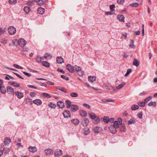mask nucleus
<instances>
[{"label": "nucleus", "instance_id": "57", "mask_svg": "<svg viewBox=\"0 0 157 157\" xmlns=\"http://www.w3.org/2000/svg\"><path fill=\"white\" fill-rule=\"evenodd\" d=\"M138 117L140 119L142 118L143 114L142 112H140L137 115Z\"/></svg>", "mask_w": 157, "mask_h": 157}, {"label": "nucleus", "instance_id": "50", "mask_svg": "<svg viewBox=\"0 0 157 157\" xmlns=\"http://www.w3.org/2000/svg\"><path fill=\"white\" fill-rule=\"evenodd\" d=\"M110 9L111 11L112 12L114 10L115 7V5L114 4H112L109 6Z\"/></svg>", "mask_w": 157, "mask_h": 157}, {"label": "nucleus", "instance_id": "5", "mask_svg": "<svg viewBox=\"0 0 157 157\" xmlns=\"http://www.w3.org/2000/svg\"><path fill=\"white\" fill-rule=\"evenodd\" d=\"M67 69L70 72L73 73L74 72L75 69L74 67H73L71 64H68L66 66Z\"/></svg>", "mask_w": 157, "mask_h": 157}, {"label": "nucleus", "instance_id": "3", "mask_svg": "<svg viewBox=\"0 0 157 157\" xmlns=\"http://www.w3.org/2000/svg\"><path fill=\"white\" fill-rule=\"evenodd\" d=\"M89 122V121L88 119L85 118L83 119H82L81 124L83 126L86 127L87 126Z\"/></svg>", "mask_w": 157, "mask_h": 157}, {"label": "nucleus", "instance_id": "12", "mask_svg": "<svg viewBox=\"0 0 157 157\" xmlns=\"http://www.w3.org/2000/svg\"><path fill=\"white\" fill-rule=\"evenodd\" d=\"M65 105L67 109L71 108L72 106L71 101L69 100H66L65 101Z\"/></svg>", "mask_w": 157, "mask_h": 157}, {"label": "nucleus", "instance_id": "59", "mask_svg": "<svg viewBox=\"0 0 157 157\" xmlns=\"http://www.w3.org/2000/svg\"><path fill=\"white\" fill-rule=\"evenodd\" d=\"M83 105L89 109L90 108V106L89 105L86 103H83Z\"/></svg>", "mask_w": 157, "mask_h": 157}, {"label": "nucleus", "instance_id": "18", "mask_svg": "<svg viewBox=\"0 0 157 157\" xmlns=\"http://www.w3.org/2000/svg\"><path fill=\"white\" fill-rule=\"evenodd\" d=\"M11 142V140L9 137H6L5 139L4 144L6 145H8Z\"/></svg>", "mask_w": 157, "mask_h": 157}, {"label": "nucleus", "instance_id": "46", "mask_svg": "<svg viewBox=\"0 0 157 157\" xmlns=\"http://www.w3.org/2000/svg\"><path fill=\"white\" fill-rule=\"evenodd\" d=\"M37 4L39 6H41L44 4V1L42 0H39L37 1Z\"/></svg>", "mask_w": 157, "mask_h": 157}, {"label": "nucleus", "instance_id": "28", "mask_svg": "<svg viewBox=\"0 0 157 157\" xmlns=\"http://www.w3.org/2000/svg\"><path fill=\"white\" fill-rule=\"evenodd\" d=\"M1 92L2 94H5L6 93V90L5 87L4 86L0 87Z\"/></svg>", "mask_w": 157, "mask_h": 157}, {"label": "nucleus", "instance_id": "53", "mask_svg": "<svg viewBox=\"0 0 157 157\" xmlns=\"http://www.w3.org/2000/svg\"><path fill=\"white\" fill-rule=\"evenodd\" d=\"M90 132V130L89 129H87L86 130H84L83 132V133L85 135H87L89 134Z\"/></svg>", "mask_w": 157, "mask_h": 157}, {"label": "nucleus", "instance_id": "30", "mask_svg": "<svg viewBox=\"0 0 157 157\" xmlns=\"http://www.w3.org/2000/svg\"><path fill=\"white\" fill-rule=\"evenodd\" d=\"M103 121L105 123L107 124L109 122V118L108 117L105 116L103 117Z\"/></svg>", "mask_w": 157, "mask_h": 157}, {"label": "nucleus", "instance_id": "1", "mask_svg": "<svg viewBox=\"0 0 157 157\" xmlns=\"http://www.w3.org/2000/svg\"><path fill=\"white\" fill-rule=\"evenodd\" d=\"M8 31L10 35H13L16 32V29L13 26H10L8 28Z\"/></svg>", "mask_w": 157, "mask_h": 157}, {"label": "nucleus", "instance_id": "61", "mask_svg": "<svg viewBox=\"0 0 157 157\" xmlns=\"http://www.w3.org/2000/svg\"><path fill=\"white\" fill-rule=\"evenodd\" d=\"M27 86L29 88H34L36 89H37V87L35 86H33V85H27Z\"/></svg>", "mask_w": 157, "mask_h": 157}, {"label": "nucleus", "instance_id": "20", "mask_svg": "<svg viewBox=\"0 0 157 157\" xmlns=\"http://www.w3.org/2000/svg\"><path fill=\"white\" fill-rule=\"evenodd\" d=\"M71 122L75 125H78L79 123V121L77 119H73L71 120Z\"/></svg>", "mask_w": 157, "mask_h": 157}, {"label": "nucleus", "instance_id": "64", "mask_svg": "<svg viewBox=\"0 0 157 157\" xmlns=\"http://www.w3.org/2000/svg\"><path fill=\"white\" fill-rule=\"evenodd\" d=\"M29 95L30 96L34 97L36 95V94L33 92H31L29 93Z\"/></svg>", "mask_w": 157, "mask_h": 157}, {"label": "nucleus", "instance_id": "8", "mask_svg": "<svg viewBox=\"0 0 157 157\" xmlns=\"http://www.w3.org/2000/svg\"><path fill=\"white\" fill-rule=\"evenodd\" d=\"M79 109L78 106L75 105H72L71 107V112H75L77 111Z\"/></svg>", "mask_w": 157, "mask_h": 157}, {"label": "nucleus", "instance_id": "29", "mask_svg": "<svg viewBox=\"0 0 157 157\" xmlns=\"http://www.w3.org/2000/svg\"><path fill=\"white\" fill-rule=\"evenodd\" d=\"M88 114L90 116V118L92 119H95L97 117V116L95 115V114L93 113H89Z\"/></svg>", "mask_w": 157, "mask_h": 157}, {"label": "nucleus", "instance_id": "19", "mask_svg": "<svg viewBox=\"0 0 157 157\" xmlns=\"http://www.w3.org/2000/svg\"><path fill=\"white\" fill-rule=\"evenodd\" d=\"M56 61L59 64H61L64 62L63 59L60 56L57 57Z\"/></svg>", "mask_w": 157, "mask_h": 157}, {"label": "nucleus", "instance_id": "31", "mask_svg": "<svg viewBox=\"0 0 157 157\" xmlns=\"http://www.w3.org/2000/svg\"><path fill=\"white\" fill-rule=\"evenodd\" d=\"M139 108V106L136 105H132L131 107V109L132 110H135L136 109H138Z\"/></svg>", "mask_w": 157, "mask_h": 157}, {"label": "nucleus", "instance_id": "35", "mask_svg": "<svg viewBox=\"0 0 157 157\" xmlns=\"http://www.w3.org/2000/svg\"><path fill=\"white\" fill-rule=\"evenodd\" d=\"M145 103L144 101H139L138 102L137 104L139 106H141L142 107H144L145 106Z\"/></svg>", "mask_w": 157, "mask_h": 157}, {"label": "nucleus", "instance_id": "16", "mask_svg": "<svg viewBox=\"0 0 157 157\" xmlns=\"http://www.w3.org/2000/svg\"><path fill=\"white\" fill-rule=\"evenodd\" d=\"M79 113L82 117H85L87 114V112L84 110H80Z\"/></svg>", "mask_w": 157, "mask_h": 157}, {"label": "nucleus", "instance_id": "9", "mask_svg": "<svg viewBox=\"0 0 157 157\" xmlns=\"http://www.w3.org/2000/svg\"><path fill=\"white\" fill-rule=\"evenodd\" d=\"M109 128L110 132L113 134H115L117 132L116 128L114 127V126L112 125H110L109 127Z\"/></svg>", "mask_w": 157, "mask_h": 157}, {"label": "nucleus", "instance_id": "58", "mask_svg": "<svg viewBox=\"0 0 157 157\" xmlns=\"http://www.w3.org/2000/svg\"><path fill=\"white\" fill-rule=\"evenodd\" d=\"M115 14V13H112V11H110L106 12H105V14L106 15H111Z\"/></svg>", "mask_w": 157, "mask_h": 157}, {"label": "nucleus", "instance_id": "51", "mask_svg": "<svg viewBox=\"0 0 157 157\" xmlns=\"http://www.w3.org/2000/svg\"><path fill=\"white\" fill-rule=\"evenodd\" d=\"M77 72L79 76H82L84 74V72L81 70V69Z\"/></svg>", "mask_w": 157, "mask_h": 157}, {"label": "nucleus", "instance_id": "25", "mask_svg": "<svg viewBox=\"0 0 157 157\" xmlns=\"http://www.w3.org/2000/svg\"><path fill=\"white\" fill-rule=\"evenodd\" d=\"M44 58L50 59L52 58V56L48 53H45L44 56Z\"/></svg>", "mask_w": 157, "mask_h": 157}, {"label": "nucleus", "instance_id": "52", "mask_svg": "<svg viewBox=\"0 0 157 157\" xmlns=\"http://www.w3.org/2000/svg\"><path fill=\"white\" fill-rule=\"evenodd\" d=\"M61 77L63 79H64L67 81L69 80V78L68 77L65 76V75H61Z\"/></svg>", "mask_w": 157, "mask_h": 157}, {"label": "nucleus", "instance_id": "49", "mask_svg": "<svg viewBox=\"0 0 157 157\" xmlns=\"http://www.w3.org/2000/svg\"><path fill=\"white\" fill-rule=\"evenodd\" d=\"M132 69H128L127 70L126 73L124 75L125 76H127L129 74L132 72Z\"/></svg>", "mask_w": 157, "mask_h": 157}, {"label": "nucleus", "instance_id": "44", "mask_svg": "<svg viewBox=\"0 0 157 157\" xmlns=\"http://www.w3.org/2000/svg\"><path fill=\"white\" fill-rule=\"evenodd\" d=\"M70 95L73 97H77L78 96V94L76 93L72 92L70 94Z\"/></svg>", "mask_w": 157, "mask_h": 157}, {"label": "nucleus", "instance_id": "42", "mask_svg": "<svg viewBox=\"0 0 157 157\" xmlns=\"http://www.w3.org/2000/svg\"><path fill=\"white\" fill-rule=\"evenodd\" d=\"M130 6L132 7H136L139 6V4L137 3H134L130 4Z\"/></svg>", "mask_w": 157, "mask_h": 157}, {"label": "nucleus", "instance_id": "43", "mask_svg": "<svg viewBox=\"0 0 157 157\" xmlns=\"http://www.w3.org/2000/svg\"><path fill=\"white\" fill-rule=\"evenodd\" d=\"M48 106L52 109L55 108V107L56 106V104H53L51 102H50V104L48 105Z\"/></svg>", "mask_w": 157, "mask_h": 157}, {"label": "nucleus", "instance_id": "27", "mask_svg": "<svg viewBox=\"0 0 157 157\" xmlns=\"http://www.w3.org/2000/svg\"><path fill=\"white\" fill-rule=\"evenodd\" d=\"M88 80L90 81L93 82L94 81H95L96 77L95 76H89L88 77Z\"/></svg>", "mask_w": 157, "mask_h": 157}, {"label": "nucleus", "instance_id": "15", "mask_svg": "<svg viewBox=\"0 0 157 157\" xmlns=\"http://www.w3.org/2000/svg\"><path fill=\"white\" fill-rule=\"evenodd\" d=\"M117 19L120 21L124 22V17L122 15H118L117 16Z\"/></svg>", "mask_w": 157, "mask_h": 157}, {"label": "nucleus", "instance_id": "4", "mask_svg": "<svg viewBox=\"0 0 157 157\" xmlns=\"http://www.w3.org/2000/svg\"><path fill=\"white\" fill-rule=\"evenodd\" d=\"M62 154V151L60 149H56L54 152V155L56 157H59Z\"/></svg>", "mask_w": 157, "mask_h": 157}, {"label": "nucleus", "instance_id": "37", "mask_svg": "<svg viewBox=\"0 0 157 157\" xmlns=\"http://www.w3.org/2000/svg\"><path fill=\"white\" fill-rule=\"evenodd\" d=\"M139 62L136 59H134L133 62V65L136 67H137L139 65Z\"/></svg>", "mask_w": 157, "mask_h": 157}, {"label": "nucleus", "instance_id": "41", "mask_svg": "<svg viewBox=\"0 0 157 157\" xmlns=\"http://www.w3.org/2000/svg\"><path fill=\"white\" fill-rule=\"evenodd\" d=\"M95 119V121L94 122V124H97L100 122V120L99 117L97 116Z\"/></svg>", "mask_w": 157, "mask_h": 157}, {"label": "nucleus", "instance_id": "33", "mask_svg": "<svg viewBox=\"0 0 157 157\" xmlns=\"http://www.w3.org/2000/svg\"><path fill=\"white\" fill-rule=\"evenodd\" d=\"M125 84V82H123L121 84L119 85L118 86H117L116 88L117 90H119L121 89L124 86Z\"/></svg>", "mask_w": 157, "mask_h": 157}, {"label": "nucleus", "instance_id": "56", "mask_svg": "<svg viewBox=\"0 0 157 157\" xmlns=\"http://www.w3.org/2000/svg\"><path fill=\"white\" fill-rule=\"evenodd\" d=\"M41 58L40 57V56H37L36 58V59L37 62L40 63L41 62Z\"/></svg>", "mask_w": 157, "mask_h": 157}, {"label": "nucleus", "instance_id": "55", "mask_svg": "<svg viewBox=\"0 0 157 157\" xmlns=\"http://www.w3.org/2000/svg\"><path fill=\"white\" fill-rule=\"evenodd\" d=\"M74 67L75 68V69L76 71H80V70L81 69V68L80 67H78L76 65Z\"/></svg>", "mask_w": 157, "mask_h": 157}, {"label": "nucleus", "instance_id": "26", "mask_svg": "<svg viewBox=\"0 0 157 157\" xmlns=\"http://www.w3.org/2000/svg\"><path fill=\"white\" fill-rule=\"evenodd\" d=\"M25 103L27 104H29L30 105H32V100L31 99H30L29 98H27L25 100Z\"/></svg>", "mask_w": 157, "mask_h": 157}, {"label": "nucleus", "instance_id": "38", "mask_svg": "<svg viewBox=\"0 0 157 157\" xmlns=\"http://www.w3.org/2000/svg\"><path fill=\"white\" fill-rule=\"evenodd\" d=\"M120 130L121 132H124L126 130L125 125L123 124L120 127Z\"/></svg>", "mask_w": 157, "mask_h": 157}, {"label": "nucleus", "instance_id": "7", "mask_svg": "<svg viewBox=\"0 0 157 157\" xmlns=\"http://www.w3.org/2000/svg\"><path fill=\"white\" fill-rule=\"evenodd\" d=\"M6 91L9 94H14V91L13 89L10 87L7 86L6 88Z\"/></svg>", "mask_w": 157, "mask_h": 157}, {"label": "nucleus", "instance_id": "21", "mask_svg": "<svg viewBox=\"0 0 157 157\" xmlns=\"http://www.w3.org/2000/svg\"><path fill=\"white\" fill-rule=\"evenodd\" d=\"M29 151L33 153L36 152L37 151V148L35 147H32L30 146L29 147Z\"/></svg>", "mask_w": 157, "mask_h": 157}, {"label": "nucleus", "instance_id": "62", "mask_svg": "<svg viewBox=\"0 0 157 157\" xmlns=\"http://www.w3.org/2000/svg\"><path fill=\"white\" fill-rule=\"evenodd\" d=\"M57 89L59 90H61L63 92H64V93H67V92L66 91H64V90H63V88H62L61 87H60V86H58L57 87Z\"/></svg>", "mask_w": 157, "mask_h": 157}, {"label": "nucleus", "instance_id": "54", "mask_svg": "<svg viewBox=\"0 0 157 157\" xmlns=\"http://www.w3.org/2000/svg\"><path fill=\"white\" fill-rule=\"evenodd\" d=\"M5 32V28H0V35H1L2 34H3Z\"/></svg>", "mask_w": 157, "mask_h": 157}, {"label": "nucleus", "instance_id": "23", "mask_svg": "<svg viewBox=\"0 0 157 157\" xmlns=\"http://www.w3.org/2000/svg\"><path fill=\"white\" fill-rule=\"evenodd\" d=\"M24 11L27 13H28L31 10L30 7L29 6H25L23 9Z\"/></svg>", "mask_w": 157, "mask_h": 157}, {"label": "nucleus", "instance_id": "17", "mask_svg": "<svg viewBox=\"0 0 157 157\" xmlns=\"http://www.w3.org/2000/svg\"><path fill=\"white\" fill-rule=\"evenodd\" d=\"M33 102L37 105H41L42 103V101L39 99H36L33 101Z\"/></svg>", "mask_w": 157, "mask_h": 157}, {"label": "nucleus", "instance_id": "2", "mask_svg": "<svg viewBox=\"0 0 157 157\" xmlns=\"http://www.w3.org/2000/svg\"><path fill=\"white\" fill-rule=\"evenodd\" d=\"M18 44L21 47H24L25 45L26 41L24 39L21 38L19 39L18 41Z\"/></svg>", "mask_w": 157, "mask_h": 157}, {"label": "nucleus", "instance_id": "63", "mask_svg": "<svg viewBox=\"0 0 157 157\" xmlns=\"http://www.w3.org/2000/svg\"><path fill=\"white\" fill-rule=\"evenodd\" d=\"M117 2L120 4H122L124 2V0H117Z\"/></svg>", "mask_w": 157, "mask_h": 157}, {"label": "nucleus", "instance_id": "47", "mask_svg": "<svg viewBox=\"0 0 157 157\" xmlns=\"http://www.w3.org/2000/svg\"><path fill=\"white\" fill-rule=\"evenodd\" d=\"M152 98V97L151 96H149L146 99H145L144 100V101L145 102V103H147L148 101H150V100H151Z\"/></svg>", "mask_w": 157, "mask_h": 157}, {"label": "nucleus", "instance_id": "36", "mask_svg": "<svg viewBox=\"0 0 157 157\" xmlns=\"http://www.w3.org/2000/svg\"><path fill=\"white\" fill-rule=\"evenodd\" d=\"M42 95L43 97L47 98H49L51 97L50 94L45 93H43L42 94Z\"/></svg>", "mask_w": 157, "mask_h": 157}, {"label": "nucleus", "instance_id": "10", "mask_svg": "<svg viewBox=\"0 0 157 157\" xmlns=\"http://www.w3.org/2000/svg\"><path fill=\"white\" fill-rule=\"evenodd\" d=\"M15 95L17 97L20 99H21L24 96V94L23 93L21 92L17 91L15 92Z\"/></svg>", "mask_w": 157, "mask_h": 157}, {"label": "nucleus", "instance_id": "6", "mask_svg": "<svg viewBox=\"0 0 157 157\" xmlns=\"http://www.w3.org/2000/svg\"><path fill=\"white\" fill-rule=\"evenodd\" d=\"M63 114L64 117L69 118L71 116V114L70 112L67 110L64 111L63 113Z\"/></svg>", "mask_w": 157, "mask_h": 157}, {"label": "nucleus", "instance_id": "32", "mask_svg": "<svg viewBox=\"0 0 157 157\" xmlns=\"http://www.w3.org/2000/svg\"><path fill=\"white\" fill-rule=\"evenodd\" d=\"M2 151L4 153L7 154L10 151V149L7 147L4 148Z\"/></svg>", "mask_w": 157, "mask_h": 157}, {"label": "nucleus", "instance_id": "48", "mask_svg": "<svg viewBox=\"0 0 157 157\" xmlns=\"http://www.w3.org/2000/svg\"><path fill=\"white\" fill-rule=\"evenodd\" d=\"M9 3L11 4H15L17 3V0H9Z\"/></svg>", "mask_w": 157, "mask_h": 157}, {"label": "nucleus", "instance_id": "60", "mask_svg": "<svg viewBox=\"0 0 157 157\" xmlns=\"http://www.w3.org/2000/svg\"><path fill=\"white\" fill-rule=\"evenodd\" d=\"M23 73L25 75H26L29 77H30L31 75V74H30L29 73H27L25 71H23Z\"/></svg>", "mask_w": 157, "mask_h": 157}, {"label": "nucleus", "instance_id": "14", "mask_svg": "<svg viewBox=\"0 0 157 157\" xmlns=\"http://www.w3.org/2000/svg\"><path fill=\"white\" fill-rule=\"evenodd\" d=\"M58 106L59 108L62 109L64 108L65 106L64 103L62 101H59L57 102Z\"/></svg>", "mask_w": 157, "mask_h": 157}, {"label": "nucleus", "instance_id": "40", "mask_svg": "<svg viewBox=\"0 0 157 157\" xmlns=\"http://www.w3.org/2000/svg\"><path fill=\"white\" fill-rule=\"evenodd\" d=\"M136 122V121L134 119H130L128 121V124H135Z\"/></svg>", "mask_w": 157, "mask_h": 157}, {"label": "nucleus", "instance_id": "24", "mask_svg": "<svg viewBox=\"0 0 157 157\" xmlns=\"http://www.w3.org/2000/svg\"><path fill=\"white\" fill-rule=\"evenodd\" d=\"M42 64L43 66L47 67H48L50 66L49 63L46 61H43L42 62Z\"/></svg>", "mask_w": 157, "mask_h": 157}, {"label": "nucleus", "instance_id": "22", "mask_svg": "<svg viewBox=\"0 0 157 157\" xmlns=\"http://www.w3.org/2000/svg\"><path fill=\"white\" fill-rule=\"evenodd\" d=\"M38 13L40 14H43L45 11V9L42 7L39 8L37 10Z\"/></svg>", "mask_w": 157, "mask_h": 157}, {"label": "nucleus", "instance_id": "34", "mask_svg": "<svg viewBox=\"0 0 157 157\" xmlns=\"http://www.w3.org/2000/svg\"><path fill=\"white\" fill-rule=\"evenodd\" d=\"M112 125L113 126H114V127H115L116 129L119 128V124L118 123V121H114V122L113 124Z\"/></svg>", "mask_w": 157, "mask_h": 157}, {"label": "nucleus", "instance_id": "13", "mask_svg": "<svg viewBox=\"0 0 157 157\" xmlns=\"http://www.w3.org/2000/svg\"><path fill=\"white\" fill-rule=\"evenodd\" d=\"M53 150L51 149L48 148L44 150L45 154L47 155H49L53 153Z\"/></svg>", "mask_w": 157, "mask_h": 157}, {"label": "nucleus", "instance_id": "39", "mask_svg": "<svg viewBox=\"0 0 157 157\" xmlns=\"http://www.w3.org/2000/svg\"><path fill=\"white\" fill-rule=\"evenodd\" d=\"M129 47L131 48H134L135 46L134 45V41L132 40H130V44L129 45Z\"/></svg>", "mask_w": 157, "mask_h": 157}, {"label": "nucleus", "instance_id": "45", "mask_svg": "<svg viewBox=\"0 0 157 157\" xmlns=\"http://www.w3.org/2000/svg\"><path fill=\"white\" fill-rule=\"evenodd\" d=\"M148 105L149 106L153 105L154 106H155L156 105V102H152V101H151L150 103H149L148 104Z\"/></svg>", "mask_w": 157, "mask_h": 157}, {"label": "nucleus", "instance_id": "11", "mask_svg": "<svg viewBox=\"0 0 157 157\" xmlns=\"http://www.w3.org/2000/svg\"><path fill=\"white\" fill-rule=\"evenodd\" d=\"M102 130V128L100 127L96 126L94 128V132L97 133H100Z\"/></svg>", "mask_w": 157, "mask_h": 157}]
</instances>
